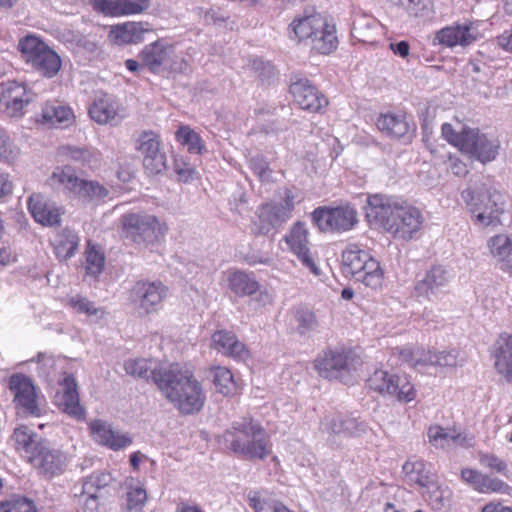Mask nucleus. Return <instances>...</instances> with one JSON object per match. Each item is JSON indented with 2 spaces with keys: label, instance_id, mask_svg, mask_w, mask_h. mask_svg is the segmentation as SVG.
Segmentation results:
<instances>
[{
  "label": "nucleus",
  "instance_id": "obj_1",
  "mask_svg": "<svg viewBox=\"0 0 512 512\" xmlns=\"http://www.w3.org/2000/svg\"><path fill=\"white\" fill-rule=\"evenodd\" d=\"M152 380L180 414L193 415L203 409L206 394L193 371L174 363L167 369L152 371Z\"/></svg>",
  "mask_w": 512,
  "mask_h": 512
},
{
  "label": "nucleus",
  "instance_id": "obj_2",
  "mask_svg": "<svg viewBox=\"0 0 512 512\" xmlns=\"http://www.w3.org/2000/svg\"><path fill=\"white\" fill-rule=\"evenodd\" d=\"M231 452L250 461H263L273 451V443L263 425L252 417L234 421L223 434Z\"/></svg>",
  "mask_w": 512,
  "mask_h": 512
},
{
  "label": "nucleus",
  "instance_id": "obj_3",
  "mask_svg": "<svg viewBox=\"0 0 512 512\" xmlns=\"http://www.w3.org/2000/svg\"><path fill=\"white\" fill-rule=\"evenodd\" d=\"M441 135L460 152L483 164L495 160L499 154L500 141L498 138L489 136L478 128L463 126L460 131H456L452 124L443 123Z\"/></svg>",
  "mask_w": 512,
  "mask_h": 512
},
{
  "label": "nucleus",
  "instance_id": "obj_4",
  "mask_svg": "<svg viewBox=\"0 0 512 512\" xmlns=\"http://www.w3.org/2000/svg\"><path fill=\"white\" fill-rule=\"evenodd\" d=\"M168 225L156 215L144 211L126 212L119 220L121 238L138 247H148L160 243L168 233Z\"/></svg>",
  "mask_w": 512,
  "mask_h": 512
},
{
  "label": "nucleus",
  "instance_id": "obj_5",
  "mask_svg": "<svg viewBox=\"0 0 512 512\" xmlns=\"http://www.w3.org/2000/svg\"><path fill=\"white\" fill-rule=\"evenodd\" d=\"M342 264L348 274L367 288L375 291L382 289L385 270L370 252L350 244L342 252Z\"/></svg>",
  "mask_w": 512,
  "mask_h": 512
},
{
  "label": "nucleus",
  "instance_id": "obj_6",
  "mask_svg": "<svg viewBox=\"0 0 512 512\" xmlns=\"http://www.w3.org/2000/svg\"><path fill=\"white\" fill-rule=\"evenodd\" d=\"M143 66L153 74L175 75L187 70L188 62L176 51L174 44L165 38H158L147 44L139 53Z\"/></svg>",
  "mask_w": 512,
  "mask_h": 512
},
{
  "label": "nucleus",
  "instance_id": "obj_7",
  "mask_svg": "<svg viewBox=\"0 0 512 512\" xmlns=\"http://www.w3.org/2000/svg\"><path fill=\"white\" fill-rule=\"evenodd\" d=\"M17 49L22 60L45 78L55 77L62 66L60 56L40 37L29 34L19 39Z\"/></svg>",
  "mask_w": 512,
  "mask_h": 512
},
{
  "label": "nucleus",
  "instance_id": "obj_8",
  "mask_svg": "<svg viewBox=\"0 0 512 512\" xmlns=\"http://www.w3.org/2000/svg\"><path fill=\"white\" fill-rule=\"evenodd\" d=\"M367 386L370 390L382 396H390L401 403L412 402L417 396L416 388L406 373H389L376 369L367 379Z\"/></svg>",
  "mask_w": 512,
  "mask_h": 512
},
{
  "label": "nucleus",
  "instance_id": "obj_9",
  "mask_svg": "<svg viewBox=\"0 0 512 512\" xmlns=\"http://www.w3.org/2000/svg\"><path fill=\"white\" fill-rule=\"evenodd\" d=\"M500 197L498 192H491L488 189H466L462 192V198L475 223L485 226L499 223V216L503 212L498 203Z\"/></svg>",
  "mask_w": 512,
  "mask_h": 512
},
{
  "label": "nucleus",
  "instance_id": "obj_10",
  "mask_svg": "<svg viewBox=\"0 0 512 512\" xmlns=\"http://www.w3.org/2000/svg\"><path fill=\"white\" fill-rule=\"evenodd\" d=\"M357 360L358 357L352 348H328L314 360V368L321 377L338 380L355 369Z\"/></svg>",
  "mask_w": 512,
  "mask_h": 512
},
{
  "label": "nucleus",
  "instance_id": "obj_11",
  "mask_svg": "<svg viewBox=\"0 0 512 512\" xmlns=\"http://www.w3.org/2000/svg\"><path fill=\"white\" fill-rule=\"evenodd\" d=\"M479 27V20L455 21L436 31L433 43L449 49L455 47L465 49L483 38Z\"/></svg>",
  "mask_w": 512,
  "mask_h": 512
},
{
  "label": "nucleus",
  "instance_id": "obj_12",
  "mask_svg": "<svg viewBox=\"0 0 512 512\" xmlns=\"http://www.w3.org/2000/svg\"><path fill=\"white\" fill-rule=\"evenodd\" d=\"M375 125L382 135L403 144H410L416 137L417 124L403 109L379 113Z\"/></svg>",
  "mask_w": 512,
  "mask_h": 512
},
{
  "label": "nucleus",
  "instance_id": "obj_13",
  "mask_svg": "<svg viewBox=\"0 0 512 512\" xmlns=\"http://www.w3.org/2000/svg\"><path fill=\"white\" fill-rule=\"evenodd\" d=\"M313 224L321 232L342 233L351 230L357 220V211L349 204L336 207L320 206L311 213Z\"/></svg>",
  "mask_w": 512,
  "mask_h": 512
},
{
  "label": "nucleus",
  "instance_id": "obj_14",
  "mask_svg": "<svg viewBox=\"0 0 512 512\" xmlns=\"http://www.w3.org/2000/svg\"><path fill=\"white\" fill-rule=\"evenodd\" d=\"M34 98L35 93L24 81L0 82V112L9 118H22Z\"/></svg>",
  "mask_w": 512,
  "mask_h": 512
},
{
  "label": "nucleus",
  "instance_id": "obj_15",
  "mask_svg": "<svg viewBox=\"0 0 512 512\" xmlns=\"http://www.w3.org/2000/svg\"><path fill=\"white\" fill-rule=\"evenodd\" d=\"M294 211V196L286 194L282 203L267 202L261 204L256 211L252 233L255 236L267 235L272 229L288 221Z\"/></svg>",
  "mask_w": 512,
  "mask_h": 512
},
{
  "label": "nucleus",
  "instance_id": "obj_16",
  "mask_svg": "<svg viewBox=\"0 0 512 512\" xmlns=\"http://www.w3.org/2000/svg\"><path fill=\"white\" fill-rule=\"evenodd\" d=\"M294 103L312 114H324L330 105L329 98L308 78H296L289 86Z\"/></svg>",
  "mask_w": 512,
  "mask_h": 512
},
{
  "label": "nucleus",
  "instance_id": "obj_17",
  "mask_svg": "<svg viewBox=\"0 0 512 512\" xmlns=\"http://www.w3.org/2000/svg\"><path fill=\"white\" fill-rule=\"evenodd\" d=\"M284 241L289 251L297 257L305 268L316 276L320 275V268L310 248L309 230L306 223L302 221L295 222L284 236Z\"/></svg>",
  "mask_w": 512,
  "mask_h": 512
},
{
  "label": "nucleus",
  "instance_id": "obj_18",
  "mask_svg": "<svg viewBox=\"0 0 512 512\" xmlns=\"http://www.w3.org/2000/svg\"><path fill=\"white\" fill-rule=\"evenodd\" d=\"M168 295V287L161 281H138L131 290L133 304L141 315L156 313Z\"/></svg>",
  "mask_w": 512,
  "mask_h": 512
},
{
  "label": "nucleus",
  "instance_id": "obj_19",
  "mask_svg": "<svg viewBox=\"0 0 512 512\" xmlns=\"http://www.w3.org/2000/svg\"><path fill=\"white\" fill-rule=\"evenodd\" d=\"M423 224L420 210L406 203H399L387 233L399 240H410Z\"/></svg>",
  "mask_w": 512,
  "mask_h": 512
},
{
  "label": "nucleus",
  "instance_id": "obj_20",
  "mask_svg": "<svg viewBox=\"0 0 512 512\" xmlns=\"http://www.w3.org/2000/svg\"><path fill=\"white\" fill-rule=\"evenodd\" d=\"M137 151L142 155V163L146 172L156 175L166 169V155L161 151L160 136L153 131H143L136 144Z\"/></svg>",
  "mask_w": 512,
  "mask_h": 512
},
{
  "label": "nucleus",
  "instance_id": "obj_21",
  "mask_svg": "<svg viewBox=\"0 0 512 512\" xmlns=\"http://www.w3.org/2000/svg\"><path fill=\"white\" fill-rule=\"evenodd\" d=\"M8 386L16 407L24 409L30 415H40L36 387L31 378L22 373L12 374Z\"/></svg>",
  "mask_w": 512,
  "mask_h": 512
},
{
  "label": "nucleus",
  "instance_id": "obj_22",
  "mask_svg": "<svg viewBox=\"0 0 512 512\" xmlns=\"http://www.w3.org/2000/svg\"><path fill=\"white\" fill-rule=\"evenodd\" d=\"M61 390L55 395V403L66 414L82 420L85 417V410L80 405L77 381L70 373H63L59 380Z\"/></svg>",
  "mask_w": 512,
  "mask_h": 512
},
{
  "label": "nucleus",
  "instance_id": "obj_23",
  "mask_svg": "<svg viewBox=\"0 0 512 512\" xmlns=\"http://www.w3.org/2000/svg\"><path fill=\"white\" fill-rule=\"evenodd\" d=\"M93 9L106 17L140 15L151 7V0H91Z\"/></svg>",
  "mask_w": 512,
  "mask_h": 512
},
{
  "label": "nucleus",
  "instance_id": "obj_24",
  "mask_svg": "<svg viewBox=\"0 0 512 512\" xmlns=\"http://www.w3.org/2000/svg\"><path fill=\"white\" fill-rule=\"evenodd\" d=\"M399 203L381 194L370 195L365 207V215L370 224L388 231Z\"/></svg>",
  "mask_w": 512,
  "mask_h": 512
},
{
  "label": "nucleus",
  "instance_id": "obj_25",
  "mask_svg": "<svg viewBox=\"0 0 512 512\" xmlns=\"http://www.w3.org/2000/svg\"><path fill=\"white\" fill-rule=\"evenodd\" d=\"M37 122L50 128H68L75 123V114L70 106L61 101L47 100L41 106Z\"/></svg>",
  "mask_w": 512,
  "mask_h": 512
},
{
  "label": "nucleus",
  "instance_id": "obj_26",
  "mask_svg": "<svg viewBox=\"0 0 512 512\" xmlns=\"http://www.w3.org/2000/svg\"><path fill=\"white\" fill-rule=\"evenodd\" d=\"M461 477L478 493L510 494L512 491V488L503 480L484 474L476 469H462Z\"/></svg>",
  "mask_w": 512,
  "mask_h": 512
},
{
  "label": "nucleus",
  "instance_id": "obj_27",
  "mask_svg": "<svg viewBox=\"0 0 512 512\" xmlns=\"http://www.w3.org/2000/svg\"><path fill=\"white\" fill-rule=\"evenodd\" d=\"M321 27L314 31L310 40L311 49L320 55H330L338 48L337 27L332 18L322 14Z\"/></svg>",
  "mask_w": 512,
  "mask_h": 512
},
{
  "label": "nucleus",
  "instance_id": "obj_28",
  "mask_svg": "<svg viewBox=\"0 0 512 512\" xmlns=\"http://www.w3.org/2000/svg\"><path fill=\"white\" fill-rule=\"evenodd\" d=\"M212 348L237 361H246L250 357L248 347L237 338L235 333L227 330H217L213 333Z\"/></svg>",
  "mask_w": 512,
  "mask_h": 512
},
{
  "label": "nucleus",
  "instance_id": "obj_29",
  "mask_svg": "<svg viewBox=\"0 0 512 512\" xmlns=\"http://www.w3.org/2000/svg\"><path fill=\"white\" fill-rule=\"evenodd\" d=\"M27 206L34 220L43 226H54L61 222L62 209L41 194H32Z\"/></svg>",
  "mask_w": 512,
  "mask_h": 512
},
{
  "label": "nucleus",
  "instance_id": "obj_30",
  "mask_svg": "<svg viewBox=\"0 0 512 512\" xmlns=\"http://www.w3.org/2000/svg\"><path fill=\"white\" fill-rule=\"evenodd\" d=\"M321 16L322 13L314 10L295 16L287 28L289 38L297 43L308 41L321 27Z\"/></svg>",
  "mask_w": 512,
  "mask_h": 512
},
{
  "label": "nucleus",
  "instance_id": "obj_31",
  "mask_svg": "<svg viewBox=\"0 0 512 512\" xmlns=\"http://www.w3.org/2000/svg\"><path fill=\"white\" fill-rule=\"evenodd\" d=\"M402 480L408 486L430 487L434 484V477L427 468L426 462L415 456L409 457L402 465Z\"/></svg>",
  "mask_w": 512,
  "mask_h": 512
},
{
  "label": "nucleus",
  "instance_id": "obj_32",
  "mask_svg": "<svg viewBox=\"0 0 512 512\" xmlns=\"http://www.w3.org/2000/svg\"><path fill=\"white\" fill-rule=\"evenodd\" d=\"M150 31L148 22L128 21L113 26L109 36L115 44L130 45L143 42L145 34Z\"/></svg>",
  "mask_w": 512,
  "mask_h": 512
},
{
  "label": "nucleus",
  "instance_id": "obj_33",
  "mask_svg": "<svg viewBox=\"0 0 512 512\" xmlns=\"http://www.w3.org/2000/svg\"><path fill=\"white\" fill-rule=\"evenodd\" d=\"M493 357L496 371L512 383V334L500 335Z\"/></svg>",
  "mask_w": 512,
  "mask_h": 512
},
{
  "label": "nucleus",
  "instance_id": "obj_34",
  "mask_svg": "<svg viewBox=\"0 0 512 512\" xmlns=\"http://www.w3.org/2000/svg\"><path fill=\"white\" fill-rule=\"evenodd\" d=\"M124 510L126 512H143L148 502L145 485L137 478L128 477L124 482Z\"/></svg>",
  "mask_w": 512,
  "mask_h": 512
},
{
  "label": "nucleus",
  "instance_id": "obj_35",
  "mask_svg": "<svg viewBox=\"0 0 512 512\" xmlns=\"http://www.w3.org/2000/svg\"><path fill=\"white\" fill-rule=\"evenodd\" d=\"M488 249L499 268L512 276V240L505 234L495 235L488 240Z\"/></svg>",
  "mask_w": 512,
  "mask_h": 512
},
{
  "label": "nucleus",
  "instance_id": "obj_36",
  "mask_svg": "<svg viewBox=\"0 0 512 512\" xmlns=\"http://www.w3.org/2000/svg\"><path fill=\"white\" fill-rule=\"evenodd\" d=\"M82 178L70 165L58 166L48 178V184L53 188H61L69 195L76 197Z\"/></svg>",
  "mask_w": 512,
  "mask_h": 512
},
{
  "label": "nucleus",
  "instance_id": "obj_37",
  "mask_svg": "<svg viewBox=\"0 0 512 512\" xmlns=\"http://www.w3.org/2000/svg\"><path fill=\"white\" fill-rule=\"evenodd\" d=\"M118 104L108 94L97 97L89 107V115L98 124H109L118 115Z\"/></svg>",
  "mask_w": 512,
  "mask_h": 512
},
{
  "label": "nucleus",
  "instance_id": "obj_38",
  "mask_svg": "<svg viewBox=\"0 0 512 512\" xmlns=\"http://www.w3.org/2000/svg\"><path fill=\"white\" fill-rule=\"evenodd\" d=\"M351 36L356 42L374 45L378 41L379 27L374 19L361 15L353 21Z\"/></svg>",
  "mask_w": 512,
  "mask_h": 512
},
{
  "label": "nucleus",
  "instance_id": "obj_39",
  "mask_svg": "<svg viewBox=\"0 0 512 512\" xmlns=\"http://www.w3.org/2000/svg\"><path fill=\"white\" fill-rule=\"evenodd\" d=\"M447 283L446 271L441 266L431 267L414 287L417 297L428 298L430 294Z\"/></svg>",
  "mask_w": 512,
  "mask_h": 512
},
{
  "label": "nucleus",
  "instance_id": "obj_40",
  "mask_svg": "<svg viewBox=\"0 0 512 512\" xmlns=\"http://www.w3.org/2000/svg\"><path fill=\"white\" fill-rule=\"evenodd\" d=\"M211 375L212 383L217 393L225 397H232L240 392L241 387L239 381L227 367H213L211 368Z\"/></svg>",
  "mask_w": 512,
  "mask_h": 512
},
{
  "label": "nucleus",
  "instance_id": "obj_41",
  "mask_svg": "<svg viewBox=\"0 0 512 512\" xmlns=\"http://www.w3.org/2000/svg\"><path fill=\"white\" fill-rule=\"evenodd\" d=\"M396 353L400 361L407 363L415 369L434 366L435 350H426L422 347L397 348Z\"/></svg>",
  "mask_w": 512,
  "mask_h": 512
},
{
  "label": "nucleus",
  "instance_id": "obj_42",
  "mask_svg": "<svg viewBox=\"0 0 512 512\" xmlns=\"http://www.w3.org/2000/svg\"><path fill=\"white\" fill-rule=\"evenodd\" d=\"M227 281L230 290L237 296H250L258 292L260 285L250 274L231 270L227 272Z\"/></svg>",
  "mask_w": 512,
  "mask_h": 512
},
{
  "label": "nucleus",
  "instance_id": "obj_43",
  "mask_svg": "<svg viewBox=\"0 0 512 512\" xmlns=\"http://www.w3.org/2000/svg\"><path fill=\"white\" fill-rule=\"evenodd\" d=\"M54 253L58 259L66 260L72 257L78 248L79 237L69 229H63L51 240Z\"/></svg>",
  "mask_w": 512,
  "mask_h": 512
},
{
  "label": "nucleus",
  "instance_id": "obj_44",
  "mask_svg": "<svg viewBox=\"0 0 512 512\" xmlns=\"http://www.w3.org/2000/svg\"><path fill=\"white\" fill-rule=\"evenodd\" d=\"M177 143L187 148L190 154H202L205 150V143L199 133L188 125H180L175 132Z\"/></svg>",
  "mask_w": 512,
  "mask_h": 512
},
{
  "label": "nucleus",
  "instance_id": "obj_45",
  "mask_svg": "<svg viewBox=\"0 0 512 512\" xmlns=\"http://www.w3.org/2000/svg\"><path fill=\"white\" fill-rule=\"evenodd\" d=\"M428 439L435 447H443L444 442L448 440L470 445L473 437L462 436L461 433H456L455 430L452 431L451 429L446 430L440 425H431L428 428Z\"/></svg>",
  "mask_w": 512,
  "mask_h": 512
},
{
  "label": "nucleus",
  "instance_id": "obj_46",
  "mask_svg": "<svg viewBox=\"0 0 512 512\" xmlns=\"http://www.w3.org/2000/svg\"><path fill=\"white\" fill-rule=\"evenodd\" d=\"M109 196V190L96 180H81L76 197L89 202H102Z\"/></svg>",
  "mask_w": 512,
  "mask_h": 512
},
{
  "label": "nucleus",
  "instance_id": "obj_47",
  "mask_svg": "<svg viewBox=\"0 0 512 512\" xmlns=\"http://www.w3.org/2000/svg\"><path fill=\"white\" fill-rule=\"evenodd\" d=\"M66 305L73 309L74 312L84 314L87 317L103 318L106 314L104 308L96 307L94 302L80 294L67 298Z\"/></svg>",
  "mask_w": 512,
  "mask_h": 512
},
{
  "label": "nucleus",
  "instance_id": "obj_48",
  "mask_svg": "<svg viewBox=\"0 0 512 512\" xmlns=\"http://www.w3.org/2000/svg\"><path fill=\"white\" fill-rule=\"evenodd\" d=\"M20 156V148L11 138L8 131L0 126V161L14 164Z\"/></svg>",
  "mask_w": 512,
  "mask_h": 512
},
{
  "label": "nucleus",
  "instance_id": "obj_49",
  "mask_svg": "<svg viewBox=\"0 0 512 512\" xmlns=\"http://www.w3.org/2000/svg\"><path fill=\"white\" fill-rule=\"evenodd\" d=\"M0 512H37V508L27 497L15 495L0 501Z\"/></svg>",
  "mask_w": 512,
  "mask_h": 512
},
{
  "label": "nucleus",
  "instance_id": "obj_50",
  "mask_svg": "<svg viewBox=\"0 0 512 512\" xmlns=\"http://www.w3.org/2000/svg\"><path fill=\"white\" fill-rule=\"evenodd\" d=\"M94 485L95 483L93 478H90L89 481H86L83 485V491L79 499L85 512L98 511L100 501L97 492L99 491V487H97L94 491H91V488L94 487Z\"/></svg>",
  "mask_w": 512,
  "mask_h": 512
},
{
  "label": "nucleus",
  "instance_id": "obj_51",
  "mask_svg": "<svg viewBox=\"0 0 512 512\" xmlns=\"http://www.w3.org/2000/svg\"><path fill=\"white\" fill-rule=\"evenodd\" d=\"M85 259L86 273L93 277L98 276L104 268L105 257L103 253L98 251L94 246H88L85 251Z\"/></svg>",
  "mask_w": 512,
  "mask_h": 512
},
{
  "label": "nucleus",
  "instance_id": "obj_52",
  "mask_svg": "<svg viewBox=\"0 0 512 512\" xmlns=\"http://www.w3.org/2000/svg\"><path fill=\"white\" fill-rule=\"evenodd\" d=\"M150 364L151 361L147 359H130L124 363V370L127 374L133 377L148 379L149 373L150 376L152 377V371L156 370L151 369ZM160 369L161 368H159L158 370Z\"/></svg>",
  "mask_w": 512,
  "mask_h": 512
},
{
  "label": "nucleus",
  "instance_id": "obj_53",
  "mask_svg": "<svg viewBox=\"0 0 512 512\" xmlns=\"http://www.w3.org/2000/svg\"><path fill=\"white\" fill-rule=\"evenodd\" d=\"M63 153L72 161L80 163L82 166H89L93 162H97L96 154L87 148L63 147Z\"/></svg>",
  "mask_w": 512,
  "mask_h": 512
},
{
  "label": "nucleus",
  "instance_id": "obj_54",
  "mask_svg": "<svg viewBox=\"0 0 512 512\" xmlns=\"http://www.w3.org/2000/svg\"><path fill=\"white\" fill-rule=\"evenodd\" d=\"M479 463L491 472L501 475H507L508 464L507 462L493 453L480 452L478 455Z\"/></svg>",
  "mask_w": 512,
  "mask_h": 512
},
{
  "label": "nucleus",
  "instance_id": "obj_55",
  "mask_svg": "<svg viewBox=\"0 0 512 512\" xmlns=\"http://www.w3.org/2000/svg\"><path fill=\"white\" fill-rule=\"evenodd\" d=\"M294 317L298 323V330L302 334L314 329L317 326L316 315L310 309L299 308L295 311Z\"/></svg>",
  "mask_w": 512,
  "mask_h": 512
},
{
  "label": "nucleus",
  "instance_id": "obj_56",
  "mask_svg": "<svg viewBox=\"0 0 512 512\" xmlns=\"http://www.w3.org/2000/svg\"><path fill=\"white\" fill-rule=\"evenodd\" d=\"M89 429L94 440L101 445L107 442V438L111 436V432L113 431L111 426L102 420L91 421L89 423Z\"/></svg>",
  "mask_w": 512,
  "mask_h": 512
},
{
  "label": "nucleus",
  "instance_id": "obj_57",
  "mask_svg": "<svg viewBox=\"0 0 512 512\" xmlns=\"http://www.w3.org/2000/svg\"><path fill=\"white\" fill-rule=\"evenodd\" d=\"M13 439L18 449H23L26 452L31 451L34 444V435L26 426L18 427L14 430Z\"/></svg>",
  "mask_w": 512,
  "mask_h": 512
},
{
  "label": "nucleus",
  "instance_id": "obj_58",
  "mask_svg": "<svg viewBox=\"0 0 512 512\" xmlns=\"http://www.w3.org/2000/svg\"><path fill=\"white\" fill-rule=\"evenodd\" d=\"M356 428V420L350 417L336 416L329 424V432L333 434L350 433Z\"/></svg>",
  "mask_w": 512,
  "mask_h": 512
},
{
  "label": "nucleus",
  "instance_id": "obj_59",
  "mask_svg": "<svg viewBox=\"0 0 512 512\" xmlns=\"http://www.w3.org/2000/svg\"><path fill=\"white\" fill-rule=\"evenodd\" d=\"M132 444V438L126 433H120L117 431H112L111 436L107 438V442L103 446L118 451L124 449Z\"/></svg>",
  "mask_w": 512,
  "mask_h": 512
},
{
  "label": "nucleus",
  "instance_id": "obj_60",
  "mask_svg": "<svg viewBox=\"0 0 512 512\" xmlns=\"http://www.w3.org/2000/svg\"><path fill=\"white\" fill-rule=\"evenodd\" d=\"M458 363L457 351H435L434 366L453 368L456 367Z\"/></svg>",
  "mask_w": 512,
  "mask_h": 512
},
{
  "label": "nucleus",
  "instance_id": "obj_61",
  "mask_svg": "<svg viewBox=\"0 0 512 512\" xmlns=\"http://www.w3.org/2000/svg\"><path fill=\"white\" fill-rule=\"evenodd\" d=\"M59 458L52 452L42 454L39 461L40 467L47 473L55 474L59 470Z\"/></svg>",
  "mask_w": 512,
  "mask_h": 512
},
{
  "label": "nucleus",
  "instance_id": "obj_62",
  "mask_svg": "<svg viewBox=\"0 0 512 512\" xmlns=\"http://www.w3.org/2000/svg\"><path fill=\"white\" fill-rule=\"evenodd\" d=\"M451 171L458 177H464L468 174L469 170L464 161L457 157H449Z\"/></svg>",
  "mask_w": 512,
  "mask_h": 512
},
{
  "label": "nucleus",
  "instance_id": "obj_63",
  "mask_svg": "<svg viewBox=\"0 0 512 512\" xmlns=\"http://www.w3.org/2000/svg\"><path fill=\"white\" fill-rule=\"evenodd\" d=\"M481 512H512V506L504 505L500 500H492L482 507Z\"/></svg>",
  "mask_w": 512,
  "mask_h": 512
},
{
  "label": "nucleus",
  "instance_id": "obj_64",
  "mask_svg": "<svg viewBox=\"0 0 512 512\" xmlns=\"http://www.w3.org/2000/svg\"><path fill=\"white\" fill-rule=\"evenodd\" d=\"M173 168L181 181H187L194 173V169L190 165L182 163L181 166L178 161H174Z\"/></svg>",
  "mask_w": 512,
  "mask_h": 512
}]
</instances>
